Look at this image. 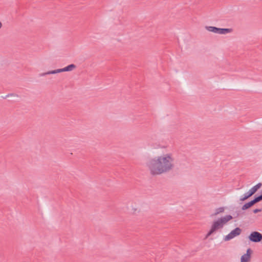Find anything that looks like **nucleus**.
Segmentation results:
<instances>
[{
  "mask_svg": "<svg viewBox=\"0 0 262 262\" xmlns=\"http://www.w3.org/2000/svg\"><path fill=\"white\" fill-rule=\"evenodd\" d=\"M232 218L231 215H227L213 222L210 231L205 236V238H207L212 234L218 230L223 228L224 225L231 220Z\"/></svg>",
  "mask_w": 262,
  "mask_h": 262,
  "instance_id": "2",
  "label": "nucleus"
},
{
  "mask_svg": "<svg viewBox=\"0 0 262 262\" xmlns=\"http://www.w3.org/2000/svg\"><path fill=\"white\" fill-rule=\"evenodd\" d=\"M254 204H253L252 202V201H250L247 203H246L245 204H244L242 207V209L243 210H246L248 208H249L250 207H251V206H252Z\"/></svg>",
  "mask_w": 262,
  "mask_h": 262,
  "instance_id": "9",
  "label": "nucleus"
},
{
  "mask_svg": "<svg viewBox=\"0 0 262 262\" xmlns=\"http://www.w3.org/2000/svg\"><path fill=\"white\" fill-rule=\"evenodd\" d=\"M242 232V229L238 227L235 228L232 230L228 235H226L224 239L225 241H228L230 239L234 238L235 237L241 234Z\"/></svg>",
  "mask_w": 262,
  "mask_h": 262,
  "instance_id": "6",
  "label": "nucleus"
},
{
  "mask_svg": "<svg viewBox=\"0 0 262 262\" xmlns=\"http://www.w3.org/2000/svg\"><path fill=\"white\" fill-rule=\"evenodd\" d=\"M207 31L220 35H226L233 32L232 28H220L214 26H206Z\"/></svg>",
  "mask_w": 262,
  "mask_h": 262,
  "instance_id": "3",
  "label": "nucleus"
},
{
  "mask_svg": "<svg viewBox=\"0 0 262 262\" xmlns=\"http://www.w3.org/2000/svg\"><path fill=\"white\" fill-rule=\"evenodd\" d=\"M248 238L251 242L255 243L259 242L262 239V234L257 231H254L251 233Z\"/></svg>",
  "mask_w": 262,
  "mask_h": 262,
  "instance_id": "7",
  "label": "nucleus"
},
{
  "mask_svg": "<svg viewBox=\"0 0 262 262\" xmlns=\"http://www.w3.org/2000/svg\"><path fill=\"white\" fill-rule=\"evenodd\" d=\"M261 211V210L260 209H255L253 210V212L254 213H257L259 212H260Z\"/></svg>",
  "mask_w": 262,
  "mask_h": 262,
  "instance_id": "12",
  "label": "nucleus"
},
{
  "mask_svg": "<svg viewBox=\"0 0 262 262\" xmlns=\"http://www.w3.org/2000/svg\"><path fill=\"white\" fill-rule=\"evenodd\" d=\"M252 251L249 248L246 251V253L241 256V262H250L251 260V254Z\"/></svg>",
  "mask_w": 262,
  "mask_h": 262,
  "instance_id": "8",
  "label": "nucleus"
},
{
  "mask_svg": "<svg viewBox=\"0 0 262 262\" xmlns=\"http://www.w3.org/2000/svg\"><path fill=\"white\" fill-rule=\"evenodd\" d=\"M174 160L173 155L169 152L149 159L146 166L149 174L156 177L172 171L175 166Z\"/></svg>",
  "mask_w": 262,
  "mask_h": 262,
  "instance_id": "1",
  "label": "nucleus"
},
{
  "mask_svg": "<svg viewBox=\"0 0 262 262\" xmlns=\"http://www.w3.org/2000/svg\"><path fill=\"white\" fill-rule=\"evenodd\" d=\"M261 183H259L255 186H253L247 192L245 193L243 196H241L240 198V201H244L248 199L249 198L254 194L257 191V190L261 187Z\"/></svg>",
  "mask_w": 262,
  "mask_h": 262,
  "instance_id": "5",
  "label": "nucleus"
},
{
  "mask_svg": "<svg viewBox=\"0 0 262 262\" xmlns=\"http://www.w3.org/2000/svg\"><path fill=\"white\" fill-rule=\"evenodd\" d=\"M76 68V66L74 64H70L63 68L56 69L52 71H50L46 73H43L40 74L41 76H45L49 74H55L64 72L72 71Z\"/></svg>",
  "mask_w": 262,
  "mask_h": 262,
  "instance_id": "4",
  "label": "nucleus"
},
{
  "mask_svg": "<svg viewBox=\"0 0 262 262\" xmlns=\"http://www.w3.org/2000/svg\"><path fill=\"white\" fill-rule=\"evenodd\" d=\"M2 26H3V24H2V23L0 21V29L2 28Z\"/></svg>",
  "mask_w": 262,
  "mask_h": 262,
  "instance_id": "13",
  "label": "nucleus"
},
{
  "mask_svg": "<svg viewBox=\"0 0 262 262\" xmlns=\"http://www.w3.org/2000/svg\"><path fill=\"white\" fill-rule=\"evenodd\" d=\"M224 210H225V209H224V207H220V208H217L215 210V212L214 213V215H216L220 213L223 212L224 211Z\"/></svg>",
  "mask_w": 262,
  "mask_h": 262,
  "instance_id": "10",
  "label": "nucleus"
},
{
  "mask_svg": "<svg viewBox=\"0 0 262 262\" xmlns=\"http://www.w3.org/2000/svg\"><path fill=\"white\" fill-rule=\"evenodd\" d=\"M262 200V194L255 198L253 200L251 201L253 204Z\"/></svg>",
  "mask_w": 262,
  "mask_h": 262,
  "instance_id": "11",
  "label": "nucleus"
}]
</instances>
